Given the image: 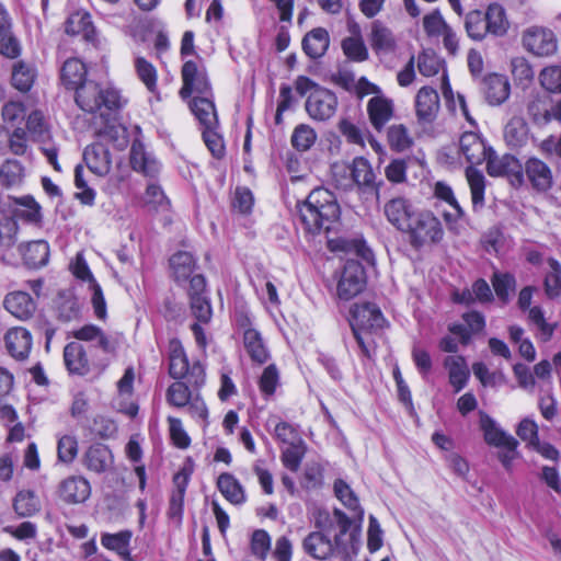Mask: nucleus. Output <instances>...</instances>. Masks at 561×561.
Wrapping results in <instances>:
<instances>
[{
  "label": "nucleus",
  "mask_w": 561,
  "mask_h": 561,
  "mask_svg": "<svg viewBox=\"0 0 561 561\" xmlns=\"http://www.w3.org/2000/svg\"><path fill=\"white\" fill-rule=\"evenodd\" d=\"M337 531L331 529L325 531L310 533L302 541V548L310 557L325 560L330 557H339L342 560H350L356 556L359 548L358 536L351 531V519L339 508H335Z\"/></svg>",
  "instance_id": "f257e3e1"
},
{
  "label": "nucleus",
  "mask_w": 561,
  "mask_h": 561,
  "mask_svg": "<svg viewBox=\"0 0 561 561\" xmlns=\"http://www.w3.org/2000/svg\"><path fill=\"white\" fill-rule=\"evenodd\" d=\"M298 214L306 230L317 233L321 230H330L331 225L340 217V206L335 196L327 188H314L298 205Z\"/></svg>",
  "instance_id": "f03ea898"
},
{
  "label": "nucleus",
  "mask_w": 561,
  "mask_h": 561,
  "mask_svg": "<svg viewBox=\"0 0 561 561\" xmlns=\"http://www.w3.org/2000/svg\"><path fill=\"white\" fill-rule=\"evenodd\" d=\"M459 149L471 164L466 169V178L470 187L472 209L479 211L484 206L485 178L473 165L483 162L492 148L486 147L479 134L467 131L460 137Z\"/></svg>",
  "instance_id": "7ed1b4c3"
},
{
  "label": "nucleus",
  "mask_w": 561,
  "mask_h": 561,
  "mask_svg": "<svg viewBox=\"0 0 561 561\" xmlns=\"http://www.w3.org/2000/svg\"><path fill=\"white\" fill-rule=\"evenodd\" d=\"M76 103L88 113H100L105 117L106 111L117 110L123 105L118 90L112 87H101L99 83L88 80L76 89Z\"/></svg>",
  "instance_id": "20e7f679"
},
{
  "label": "nucleus",
  "mask_w": 561,
  "mask_h": 561,
  "mask_svg": "<svg viewBox=\"0 0 561 561\" xmlns=\"http://www.w3.org/2000/svg\"><path fill=\"white\" fill-rule=\"evenodd\" d=\"M404 232L408 233L409 242L415 249L437 244L444 237L440 220L430 210L416 211Z\"/></svg>",
  "instance_id": "39448f33"
},
{
  "label": "nucleus",
  "mask_w": 561,
  "mask_h": 561,
  "mask_svg": "<svg viewBox=\"0 0 561 561\" xmlns=\"http://www.w3.org/2000/svg\"><path fill=\"white\" fill-rule=\"evenodd\" d=\"M385 318L375 304L366 302L355 305L352 309L351 327L354 336L360 348L368 355L364 333L381 329L385 325Z\"/></svg>",
  "instance_id": "423d86ee"
},
{
  "label": "nucleus",
  "mask_w": 561,
  "mask_h": 561,
  "mask_svg": "<svg viewBox=\"0 0 561 561\" xmlns=\"http://www.w3.org/2000/svg\"><path fill=\"white\" fill-rule=\"evenodd\" d=\"M26 131L31 134L33 141L41 144V150L54 170L61 171L57 159L58 148L53 142L49 126L42 111L35 110L28 114Z\"/></svg>",
  "instance_id": "0eeeda50"
},
{
  "label": "nucleus",
  "mask_w": 561,
  "mask_h": 561,
  "mask_svg": "<svg viewBox=\"0 0 561 561\" xmlns=\"http://www.w3.org/2000/svg\"><path fill=\"white\" fill-rule=\"evenodd\" d=\"M536 291L534 286L524 287L518 295V307L523 311L528 310V320L537 329V336L542 342H548L552 339L558 323H550L545 318V311L539 306L530 307L533 295Z\"/></svg>",
  "instance_id": "6e6552de"
},
{
  "label": "nucleus",
  "mask_w": 561,
  "mask_h": 561,
  "mask_svg": "<svg viewBox=\"0 0 561 561\" xmlns=\"http://www.w3.org/2000/svg\"><path fill=\"white\" fill-rule=\"evenodd\" d=\"M523 46L535 56H551L557 51L558 42L552 30L545 26H529L523 33Z\"/></svg>",
  "instance_id": "1a4fd4ad"
},
{
  "label": "nucleus",
  "mask_w": 561,
  "mask_h": 561,
  "mask_svg": "<svg viewBox=\"0 0 561 561\" xmlns=\"http://www.w3.org/2000/svg\"><path fill=\"white\" fill-rule=\"evenodd\" d=\"M366 284L365 271L357 261H347L337 282V297L351 300L364 289Z\"/></svg>",
  "instance_id": "9d476101"
},
{
  "label": "nucleus",
  "mask_w": 561,
  "mask_h": 561,
  "mask_svg": "<svg viewBox=\"0 0 561 561\" xmlns=\"http://www.w3.org/2000/svg\"><path fill=\"white\" fill-rule=\"evenodd\" d=\"M169 351V374L174 379H182L188 374L195 376V381L197 382L198 378H203L204 369L201 364L194 363L192 367L188 365V359L185 354L184 347L182 343L173 339L169 342L168 346Z\"/></svg>",
  "instance_id": "9b49d317"
},
{
  "label": "nucleus",
  "mask_w": 561,
  "mask_h": 561,
  "mask_svg": "<svg viewBox=\"0 0 561 561\" xmlns=\"http://www.w3.org/2000/svg\"><path fill=\"white\" fill-rule=\"evenodd\" d=\"M414 110L419 125H432L440 110L438 92L431 87H422L415 95Z\"/></svg>",
  "instance_id": "f8f14e48"
},
{
  "label": "nucleus",
  "mask_w": 561,
  "mask_h": 561,
  "mask_svg": "<svg viewBox=\"0 0 561 561\" xmlns=\"http://www.w3.org/2000/svg\"><path fill=\"white\" fill-rule=\"evenodd\" d=\"M183 87L180 91L182 99L197 95H211L210 84L204 69H199L195 61L188 60L182 67Z\"/></svg>",
  "instance_id": "ddd939ff"
},
{
  "label": "nucleus",
  "mask_w": 561,
  "mask_h": 561,
  "mask_svg": "<svg viewBox=\"0 0 561 561\" xmlns=\"http://www.w3.org/2000/svg\"><path fill=\"white\" fill-rule=\"evenodd\" d=\"M336 106L337 99L335 94L325 88L314 89L306 101V111L316 121H325L332 117Z\"/></svg>",
  "instance_id": "4468645a"
},
{
  "label": "nucleus",
  "mask_w": 561,
  "mask_h": 561,
  "mask_svg": "<svg viewBox=\"0 0 561 561\" xmlns=\"http://www.w3.org/2000/svg\"><path fill=\"white\" fill-rule=\"evenodd\" d=\"M83 159L89 170L98 176H105L112 169V157L108 148L102 141L88 146Z\"/></svg>",
  "instance_id": "2eb2a0df"
},
{
  "label": "nucleus",
  "mask_w": 561,
  "mask_h": 561,
  "mask_svg": "<svg viewBox=\"0 0 561 561\" xmlns=\"http://www.w3.org/2000/svg\"><path fill=\"white\" fill-rule=\"evenodd\" d=\"M383 213L388 221L402 232L407 230L412 216L416 214L411 203L404 197H394L388 201L383 206Z\"/></svg>",
  "instance_id": "dca6fc26"
},
{
  "label": "nucleus",
  "mask_w": 561,
  "mask_h": 561,
  "mask_svg": "<svg viewBox=\"0 0 561 561\" xmlns=\"http://www.w3.org/2000/svg\"><path fill=\"white\" fill-rule=\"evenodd\" d=\"M369 43L378 56L392 55L398 48V41L393 32L378 20L371 23Z\"/></svg>",
  "instance_id": "f3484780"
},
{
  "label": "nucleus",
  "mask_w": 561,
  "mask_h": 561,
  "mask_svg": "<svg viewBox=\"0 0 561 561\" xmlns=\"http://www.w3.org/2000/svg\"><path fill=\"white\" fill-rule=\"evenodd\" d=\"M486 160V171L491 176L511 175L520 184L523 182L522 165L512 154L499 157L493 150L490 151Z\"/></svg>",
  "instance_id": "a211bd4d"
},
{
  "label": "nucleus",
  "mask_w": 561,
  "mask_h": 561,
  "mask_svg": "<svg viewBox=\"0 0 561 561\" xmlns=\"http://www.w3.org/2000/svg\"><path fill=\"white\" fill-rule=\"evenodd\" d=\"M480 427L486 444L505 449H516L518 442L504 432L488 414L480 412Z\"/></svg>",
  "instance_id": "6ab92c4d"
},
{
  "label": "nucleus",
  "mask_w": 561,
  "mask_h": 561,
  "mask_svg": "<svg viewBox=\"0 0 561 561\" xmlns=\"http://www.w3.org/2000/svg\"><path fill=\"white\" fill-rule=\"evenodd\" d=\"M130 164L136 172H140L148 178H156L161 170L160 162L151 152L145 149L139 140H135L131 145Z\"/></svg>",
  "instance_id": "aec40b11"
},
{
  "label": "nucleus",
  "mask_w": 561,
  "mask_h": 561,
  "mask_svg": "<svg viewBox=\"0 0 561 561\" xmlns=\"http://www.w3.org/2000/svg\"><path fill=\"white\" fill-rule=\"evenodd\" d=\"M351 172V179H346L345 183L336 180V183L343 187L356 184L359 187L373 188L375 185V173L369 161L363 157H357L348 167L343 168Z\"/></svg>",
  "instance_id": "412c9836"
},
{
  "label": "nucleus",
  "mask_w": 561,
  "mask_h": 561,
  "mask_svg": "<svg viewBox=\"0 0 561 561\" xmlns=\"http://www.w3.org/2000/svg\"><path fill=\"white\" fill-rule=\"evenodd\" d=\"M5 346L10 355L19 360L28 357L32 348V334L22 327H14L8 330L4 336Z\"/></svg>",
  "instance_id": "4be33fe9"
},
{
  "label": "nucleus",
  "mask_w": 561,
  "mask_h": 561,
  "mask_svg": "<svg viewBox=\"0 0 561 561\" xmlns=\"http://www.w3.org/2000/svg\"><path fill=\"white\" fill-rule=\"evenodd\" d=\"M369 122L376 130H381L393 117V101L385 95H374L367 103Z\"/></svg>",
  "instance_id": "5701e85b"
},
{
  "label": "nucleus",
  "mask_w": 561,
  "mask_h": 561,
  "mask_svg": "<svg viewBox=\"0 0 561 561\" xmlns=\"http://www.w3.org/2000/svg\"><path fill=\"white\" fill-rule=\"evenodd\" d=\"M526 176L537 191H548L553 183L552 171L549 165L538 158H529L524 167Z\"/></svg>",
  "instance_id": "b1692460"
},
{
  "label": "nucleus",
  "mask_w": 561,
  "mask_h": 561,
  "mask_svg": "<svg viewBox=\"0 0 561 561\" xmlns=\"http://www.w3.org/2000/svg\"><path fill=\"white\" fill-rule=\"evenodd\" d=\"M59 493L60 497L67 503H83L91 494V486L85 478L72 476L61 482Z\"/></svg>",
  "instance_id": "393cba45"
},
{
  "label": "nucleus",
  "mask_w": 561,
  "mask_h": 561,
  "mask_svg": "<svg viewBox=\"0 0 561 561\" xmlns=\"http://www.w3.org/2000/svg\"><path fill=\"white\" fill-rule=\"evenodd\" d=\"M135 370L127 367L122 378L117 381V394L121 400L117 403L118 411L123 412L129 417H135L138 413V405L134 402H126L129 400L134 392Z\"/></svg>",
  "instance_id": "a878e982"
},
{
  "label": "nucleus",
  "mask_w": 561,
  "mask_h": 561,
  "mask_svg": "<svg viewBox=\"0 0 561 561\" xmlns=\"http://www.w3.org/2000/svg\"><path fill=\"white\" fill-rule=\"evenodd\" d=\"M3 306L13 317L20 320L28 319L36 309V302L25 291L9 293L3 300Z\"/></svg>",
  "instance_id": "bb28decb"
},
{
  "label": "nucleus",
  "mask_w": 561,
  "mask_h": 561,
  "mask_svg": "<svg viewBox=\"0 0 561 561\" xmlns=\"http://www.w3.org/2000/svg\"><path fill=\"white\" fill-rule=\"evenodd\" d=\"M191 472L183 468L173 477L174 490L170 497L169 515L171 518L181 519L183 513L184 496L188 485Z\"/></svg>",
  "instance_id": "cd10ccee"
},
{
  "label": "nucleus",
  "mask_w": 561,
  "mask_h": 561,
  "mask_svg": "<svg viewBox=\"0 0 561 561\" xmlns=\"http://www.w3.org/2000/svg\"><path fill=\"white\" fill-rule=\"evenodd\" d=\"M64 362L70 374L84 376L89 373V359L79 342H70L64 348Z\"/></svg>",
  "instance_id": "c85d7f7f"
},
{
  "label": "nucleus",
  "mask_w": 561,
  "mask_h": 561,
  "mask_svg": "<svg viewBox=\"0 0 561 561\" xmlns=\"http://www.w3.org/2000/svg\"><path fill=\"white\" fill-rule=\"evenodd\" d=\"M444 366L448 370L450 385L456 392H459L466 387L470 377V370L465 357L448 355L444 359Z\"/></svg>",
  "instance_id": "c756f323"
},
{
  "label": "nucleus",
  "mask_w": 561,
  "mask_h": 561,
  "mask_svg": "<svg viewBox=\"0 0 561 561\" xmlns=\"http://www.w3.org/2000/svg\"><path fill=\"white\" fill-rule=\"evenodd\" d=\"M483 91L486 101L491 105H500L510 96V82L506 77L501 75H490L484 79Z\"/></svg>",
  "instance_id": "7c9ffc66"
},
{
  "label": "nucleus",
  "mask_w": 561,
  "mask_h": 561,
  "mask_svg": "<svg viewBox=\"0 0 561 561\" xmlns=\"http://www.w3.org/2000/svg\"><path fill=\"white\" fill-rule=\"evenodd\" d=\"M190 107L203 128L218 127V117L210 95L194 96Z\"/></svg>",
  "instance_id": "2f4dec72"
},
{
  "label": "nucleus",
  "mask_w": 561,
  "mask_h": 561,
  "mask_svg": "<svg viewBox=\"0 0 561 561\" xmlns=\"http://www.w3.org/2000/svg\"><path fill=\"white\" fill-rule=\"evenodd\" d=\"M84 466L96 473L106 471L113 463V455L103 444L91 445L83 456Z\"/></svg>",
  "instance_id": "473e14b6"
},
{
  "label": "nucleus",
  "mask_w": 561,
  "mask_h": 561,
  "mask_svg": "<svg viewBox=\"0 0 561 561\" xmlns=\"http://www.w3.org/2000/svg\"><path fill=\"white\" fill-rule=\"evenodd\" d=\"M12 206L15 218L36 226L42 222V208L32 196L25 195L14 198Z\"/></svg>",
  "instance_id": "72a5a7b5"
},
{
  "label": "nucleus",
  "mask_w": 561,
  "mask_h": 561,
  "mask_svg": "<svg viewBox=\"0 0 561 561\" xmlns=\"http://www.w3.org/2000/svg\"><path fill=\"white\" fill-rule=\"evenodd\" d=\"M24 263L32 267L38 268L47 264L49 259V244L45 240H36L21 245Z\"/></svg>",
  "instance_id": "f704fd0d"
},
{
  "label": "nucleus",
  "mask_w": 561,
  "mask_h": 561,
  "mask_svg": "<svg viewBox=\"0 0 561 561\" xmlns=\"http://www.w3.org/2000/svg\"><path fill=\"white\" fill-rule=\"evenodd\" d=\"M330 45V36L322 27L313 28L302 39V49L312 59L322 57Z\"/></svg>",
  "instance_id": "c9c22d12"
},
{
  "label": "nucleus",
  "mask_w": 561,
  "mask_h": 561,
  "mask_svg": "<svg viewBox=\"0 0 561 561\" xmlns=\"http://www.w3.org/2000/svg\"><path fill=\"white\" fill-rule=\"evenodd\" d=\"M217 486L224 497L233 505H241L247 501L244 488L231 473H221L217 479Z\"/></svg>",
  "instance_id": "e433bc0d"
},
{
  "label": "nucleus",
  "mask_w": 561,
  "mask_h": 561,
  "mask_svg": "<svg viewBox=\"0 0 561 561\" xmlns=\"http://www.w3.org/2000/svg\"><path fill=\"white\" fill-rule=\"evenodd\" d=\"M37 77L36 68L33 64L24 60L16 61L12 66L11 83L20 92H28Z\"/></svg>",
  "instance_id": "4c0bfd02"
},
{
  "label": "nucleus",
  "mask_w": 561,
  "mask_h": 561,
  "mask_svg": "<svg viewBox=\"0 0 561 561\" xmlns=\"http://www.w3.org/2000/svg\"><path fill=\"white\" fill-rule=\"evenodd\" d=\"M66 32L70 35H81L87 41H92L95 35V28L90 13L77 11L72 13L66 22Z\"/></svg>",
  "instance_id": "58836bf2"
},
{
  "label": "nucleus",
  "mask_w": 561,
  "mask_h": 561,
  "mask_svg": "<svg viewBox=\"0 0 561 561\" xmlns=\"http://www.w3.org/2000/svg\"><path fill=\"white\" fill-rule=\"evenodd\" d=\"M131 537L130 530H122L116 534L104 533L101 536V545L107 550L116 552L124 560L131 561L128 549Z\"/></svg>",
  "instance_id": "ea45409f"
},
{
  "label": "nucleus",
  "mask_w": 561,
  "mask_h": 561,
  "mask_svg": "<svg viewBox=\"0 0 561 561\" xmlns=\"http://www.w3.org/2000/svg\"><path fill=\"white\" fill-rule=\"evenodd\" d=\"M243 344L251 359L257 364H264L268 357V351L264 345L260 332L249 328L243 333Z\"/></svg>",
  "instance_id": "a19ab883"
},
{
  "label": "nucleus",
  "mask_w": 561,
  "mask_h": 561,
  "mask_svg": "<svg viewBox=\"0 0 561 561\" xmlns=\"http://www.w3.org/2000/svg\"><path fill=\"white\" fill-rule=\"evenodd\" d=\"M85 65L78 58L67 59L61 68V81L68 89H77L85 80Z\"/></svg>",
  "instance_id": "79ce46f5"
},
{
  "label": "nucleus",
  "mask_w": 561,
  "mask_h": 561,
  "mask_svg": "<svg viewBox=\"0 0 561 561\" xmlns=\"http://www.w3.org/2000/svg\"><path fill=\"white\" fill-rule=\"evenodd\" d=\"M134 67L138 79L144 83L148 92L159 99L157 85L158 72L156 67L141 56L135 58Z\"/></svg>",
  "instance_id": "37998d69"
},
{
  "label": "nucleus",
  "mask_w": 561,
  "mask_h": 561,
  "mask_svg": "<svg viewBox=\"0 0 561 561\" xmlns=\"http://www.w3.org/2000/svg\"><path fill=\"white\" fill-rule=\"evenodd\" d=\"M170 266L178 282L188 279L196 267V260L187 251H179L170 259Z\"/></svg>",
  "instance_id": "c03bdc74"
},
{
  "label": "nucleus",
  "mask_w": 561,
  "mask_h": 561,
  "mask_svg": "<svg viewBox=\"0 0 561 561\" xmlns=\"http://www.w3.org/2000/svg\"><path fill=\"white\" fill-rule=\"evenodd\" d=\"M334 493L347 510L353 512L360 520L363 519L364 511L360 507L359 501L354 491L344 480L337 479L334 482Z\"/></svg>",
  "instance_id": "a18cd8bd"
},
{
  "label": "nucleus",
  "mask_w": 561,
  "mask_h": 561,
  "mask_svg": "<svg viewBox=\"0 0 561 561\" xmlns=\"http://www.w3.org/2000/svg\"><path fill=\"white\" fill-rule=\"evenodd\" d=\"M483 16H485L489 33L497 36L506 33L508 23L502 5L497 3L490 4L488 10L483 12Z\"/></svg>",
  "instance_id": "49530a36"
},
{
  "label": "nucleus",
  "mask_w": 561,
  "mask_h": 561,
  "mask_svg": "<svg viewBox=\"0 0 561 561\" xmlns=\"http://www.w3.org/2000/svg\"><path fill=\"white\" fill-rule=\"evenodd\" d=\"M434 195L438 199L446 202L455 210L454 215H451V214L444 215L446 221H450L451 219H455V220L462 219L466 216L463 208L460 206V204L456 199V197L454 195V191L448 184H446L444 182H437L434 187Z\"/></svg>",
  "instance_id": "de8ad7c7"
},
{
  "label": "nucleus",
  "mask_w": 561,
  "mask_h": 561,
  "mask_svg": "<svg viewBox=\"0 0 561 561\" xmlns=\"http://www.w3.org/2000/svg\"><path fill=\"white\" fill-rule=\"evenodd\" d=\"M13 507L20 516L27 517L39 511L41 503L33 491L22 490L14 499Z\"/></svg>",
  "instance_id": "09e8293b"
},
{
  "label": "nucleus",
  "mask_w": 561,
  "mask_h": 561,
  "mask_svg": "<svg viewBox=\"0 0 561 561\" xmlns=\"http://www.w3.org/2000/svg\"><path fill=\"white\" fill-rule=\"evenodd\" d=\"M548 264L550 271L545 277V293L548 298L554 299L561 296V264L554 259H549Z\"/></svg>",
  "instance_id": "8fccbe9b"
},
{
  "label": "nucleus",
  "mask_w": 561,
  "mask_h": 561,
  "mask_svg": "<svg viewBox=\"0 0 561 561\" xmlns=\"http://www.w3.org/2000/svg\"><path fill=\"white\" fill-rule=\"evenodd\" d=\"M316 140L317 133L307 124L296 126L291 135V145L300 152L309 150L314 145Z\"/></svg>",
  "instance_id": "3c124183"
},
{
  "label": "nucleus",
  "mask_w": 561,
  "mask_h": 561,
  "mask_svg": "<svg viewBox=\"0 0 561 561\" xmlns=\"http://www.w3.org/2000/svg\"><path fill=\"white\" fill-rule=\"evenodd\" d=\"M79 450L78 439L76 435L64 434L58 437L57 442V457L60 462L71 463Z\"/></svg>",
  "instance_id": "603ef678"
},
{
  "label": "nucleus",
  "mask_w": 561,
  "mask_h": 561,
  "mask_svg": "<svg viewBox=\"0 0 561 561\" xmlns=\"http://www.w3.org/2000/svg\"><path fill=\"white\" fill-rule=\"evenodd\" d=\"M465 26L468 36L476 41L484 38L489 33L485 16H483V12L479 10H473L467 14Z\"/></svg>",
  "instance_id": "864d4df0"
},
{
  "label": "nucleus",
  "mask_w": 561,
  "mask_h": 561,
  "mask_svg": "<svg viewBox=\"0 0 561 561\" xmlns=\"http://www.w3.org/2000/svg\"><path fill=\"white\" fill-rule=\"evenodd\" d=\"M345 56L353 61H365L368 58V49L360 35L346 37L342 42Z\"/></svg>",
  "instance_id": "5fc2aeb1"
},
{
  "label": "nucleus",
  "mask_w": 561,
  "mask_h": 561,
  "mask_svg": "<svg viewBox=\"0 0 561 561\" xmlns=\"http://www.w3.org/2000/svg\"><path fill=\"white\" fill-rule=\"evenodd\" d=\"M305 453L306 445L304 440L291 445H287V447L282 450V462L287 469H289L293 472H296L298 471L301 465Z\"/></svg>",
  "instance_id": "6e6d98bb"
},
{
  "label": "nucleus",
  "mask_w": 561,
  "mask_h": 561,
  "mask_svg": "<svg viewBox=\"0 0 561 561\" xmlns=\"http://www.w3.org/2000/svg\"><path fill=\"white\" fill-rule=\"evenodd\" d=\"M491 282L499 299L507 302L516 287L515 277L510 273H494Z\"/></svg>",
  "instance_id": "4d7b16f0"
},
{
  "label": "nucleus",
  "mask_w": 561,
  "mask_h": 561,
  "mask_svg": "<svg viewBox=\"0 0 561 561\" xmlns=\"http://www.w3.org/2000/svg\"><path fill=\"white\" fill-rule=\"evenodd\" d=\"M388 142L391 149L402 152L412 146L413 140L407 127L402 124H398L389 127Z\"/></svg>",
  "instance_id": "13d9d810"
},
{
  "label": "nucleus",
  "mask_w": 561,
  "mask_h": 561,
  "mask_svg": "<svg viewBox=\"0 0 561 561\" xmlns=\"http://www.w3.org/2000/svg\"><path fill=\"white\" fill-rule=\"evenodd\" d=\"M550 98L548 95L535 96L528 104V113L538 125L549 123Z\"/></svg>",
  "instance_id": "bf43d9fd"
},
{
  "label": "nucleus",
  "mask_w": 561,
  "mask_h": 561,
  "mask_svg": "<svg viewBox=\"0 0 561 561\" xmlns=\"http://www.w3.org/2000/svg\"><path fill=\"white\" fill-rule=\"evenodd\" d=\"M268 424H274V436L279 442L291 445L298 442H302L297 430L289 423L278 421L276 422V417H271L267 421Z\"/></svg>",
  "instance_id": "052dcab7"
},
{
  "label": "nucleus",
  "mask_w": 561,
  "mask_h": 561,
  "mask_svg": "<svg viewBox=\"0 0 561 561\" xmlns=\"http://www.w3.org/2000/svg\"><path fill=\"white\" fill-rule=\"evenodd\" d=\"M540 84L551 93H561V66H549L539 75Z\"/></svg>",
  "instance_id": "680f3d73"
},
{
  "label": "nucleus",
  "mask_w": 561,
  "mask_h": 561,
  "mask_svg": "<svg viewBox=\"0 0 561 561\" xmlns=\"http://www.w3.org/2000/svg\"><path fill=\"white\" fill-rule=\"evenodd\" d=\"M191 310L198 322L208 323L213 316L210 301L206 295H193Z\"/></svg>",
  "instance_id": "e2e57ef3"
},
{
  "label": "nucleus",
  "mask_w": 561,
  "mask_h": 561,
  "mask_svg": "<svg viewBox=\"0 0 561 561\" xmlns=\"http://www.w3.org/2000/svg\"><path fill=\"white\" fill-rule=\"evenodd\" d=\"M511 71L514 80L519 84H528L534 78V70L524 57H515L511 60Z\"/></svg>",
  "instance_id": "0e129e2a"
},
{
  "label": "nucleus",
  "mask_w": 561,
  "mask_h": 561,
  "mask_svg": "<svg viewBox=\"0 0 561 561\" xmlns=\"http://www.w3.org/2000/svg\"><path fill=\"white\" fill-rule=\"evenodd\" d=\"M101 140H110L118 149H124L128 145L127 130L121 125H106L99 134Z\"/></svg>",
  "instance_id": "69168bd1"
},
{
  "label": "nucleus",
  "mask_w": 561,
  "mask_h": 561,
  "mask_svg": "<svg viewBox=\"0 0 561 561\" xmlns=\"http://www.w3.org/2000/svg\"><path fill=\"white\" fill-rule=\"evenodd\" d=\"M279 383V373L274 364L268 365L260 378L259 386L261 392L265 397H271L275 393Z\"/></svg>",
  "instance_id": "338daca9"
},
{
  "label": "nucleus",
  "mask_w": 561,
  "mask_h": 561,
  "mask_svg": "<svg viewBox=\"0 0 561 561\" xmlns=\"http://www.w3.org/2000/svg\"><path fill=\"white\" fill-rule=\"evenodd\" d=\"M191 391L188 387L181 382H173L167 392L168 402L174 407L183 408L190 403Z\"/></svg>",
  "instance_id": "774afa93"
}]
</instances>
